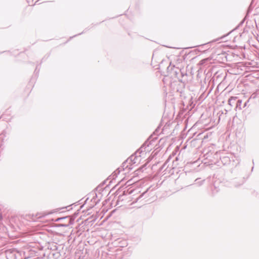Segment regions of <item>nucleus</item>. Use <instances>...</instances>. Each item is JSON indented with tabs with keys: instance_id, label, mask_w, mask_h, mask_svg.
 <instances>
[{
	"instance_id": "1",
	"label": "nucleus",
	"mask_w": 259,
	"mask_h": 259,
	"mask_svg": "<svg viewBox=\"0 0 259 259\" xmlns=\"http://www.w3.org/2000/svg\"><path fill=\"white\" fill-rule=\"evenodd\" d=\"M140 152H137L136 153V156L132 155L131 157V161H133L134 163H135L137 162V160H138V158L140 157V155H138V154H140Z\"/></svg>"
},
{
	"instance_id": "2",
	"label": "nucleus",
	"mask_w": 259,
	"mask_h": 259,
	"mask_svg": "<svg viewBox=\"0 0 259 259\" xmlns=\"http://www.w3.org/2000/svg\"><path fill=\"white\" fill-rule=\"evenodd\" d=\"M237 99L236 97H231L228 100V104L231 107H233V105Z\"/></svg>"
},
{
	"instance_id": "3",
	"label": "nucleus",
	"mask_w": 259,
	"mask_h": 259,
	"mask_svg": "<svg viewBox=\"0 0 259 259\" xmlns=\"http://www.w3.org/2000/svg\"><path fill=\"white\" fill-rule=\"evenodd\" d=\"M147 144V142H145L143 145V146L140 148V149H139V151H141V152H146V151H148L149 149H147V150H146V146Z\"/></svg>"
},
{
	"instance_id": "4",
	"label": "nucleus",
	"mask_w": 259,
	"mask_h": 259,
	"mask_svg": "<svg viewBox=\"0 0 259 259\" xmlns=\"http://www.w3.org/2000/svg\"><path fill=\"white\" fill-rule=\"evenodd\" d=\"M242 103V101L240 100H238L237 102V106H236V108L239 107V106H241V104Z\"/></svg>"
},
{
	"instance_id": "5",
	"label": "nucleus",
	"mask_w": 259,
	"mask_h": 259,
	"mask_svg": "<svg viewBox=\"0 0 259 259\" xmlns=\"http://www.w3.org/2000/svg\"><path fill=\"white\" fill-rule=\"evenodd\" d=\"M46 215H47V214H45L42 215V217H45Z\"/></svg>"
}]
</instances>
